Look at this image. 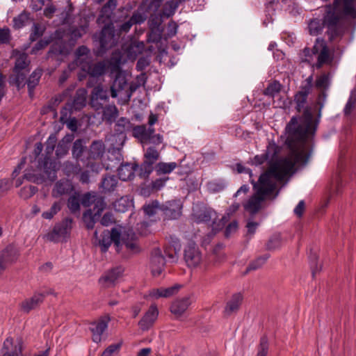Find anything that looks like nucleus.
Returning a JSON list of instances; mask_svg holds the SVG:
<instances>
[{"mask_svg": "<svg viewBox=\"0 0 356 356\" xmlns=\"http://www.w3.org/2000/svg\"><path fill=\"white\" fill-rule=\"evenodd\" d=\"M127 87V81L125 76L120 72H118L111 86V97L115 98L118 95H122Z\"/></svg>", "mask_w": 356, "mask_h": 356, "instance_id": "nucleus-23", "label": "nucleus"}, {"mask_svg": "<svg viewBox=\"0 0 356 356\" xmlns=\"http://www.w3.org/2000/svg\"><path fill=\"white\" fill-rule=\"evenodd\" d=\"M306 59L310 62L314 56L316 62L312 66L316 69H321L323 65H330L333 60V54L323 38H317L312 49L305 47L303 50Z\"/></svg>", "mask_w": 356, "mask_h": 356, "instance_id": "nucleus-5", "label": "nucleus"}, {"mask_svg": "<svg viewBox=\"0 0 356 356\" xmlns=\"http://www.w3.org/2000/svg\"><path fill=\"white\" fill-rule=\"evenodd\" d=\"M50 293L34 292L33 295L24 299L19 304L20 309L24 313L29 314L31 310L38 307L43 302L45 297Z\"/></svg>", "mask_w": 356, "mask_h": 356, "instance_id": "nucleus-14", "label": "nucleus"}, {"mask_svg": "<svg viewBox=\"0 0 356 356\" xmlns=\"http://www.w3.org/2000/svg\"><path fill=\"white\" fill-rule=\"evenodd\" d=\"M108 100V92L104 89L103 86L99 84L94 87L91 92L90 104L95 110L103 108L104 104Z\"/></svg>", "mask_w": 356, "mask_h": 356, "instance_id": "nucleus-13", "label": "nucleus"}, {"mask_svg": "<svg viewBox=\"0 0 356 356\" xmlns=\"http://www.w3.org/2000/svg\"><path fill=\"white\" fill-rule=\"evenodd\" d=\"M161 205L157 200L152 201L149 204L143 205V209L145 213L149 217L154 216L158 210H160Z\"/></svg>", "mask_w": 356, "mask_h": 356, "instance_id": "nucleus-49", "label": "nucleus"}, {"mask_svg": "<svg viewBox=\"0 0 356 356\" xmlns=\"http://www.w3.org/2000/svg\"><path fill=\"white\" fill-rule=\"evenodd\" d=\"M177 167L176 162L164 163L160 162L156 164L155 169L156 172L160 174H169Z\"/></svg>", "mask_w": 356, "mask_h": 356, "instance_id": "nucleus-44", "label": "nucleus"}, {"mask_svg": "<svg viewBox=\"0 0 356 356\" xmlns=\"http://www.w3.org/2000/svg\"><path fill=\"white\" fill-rule=\"evenodd\" d=\"M123 273L124 268L122 266L115 267L106 272L99 279V282L104 288L112 287L116 284Z\"/></svg>", "mask_w": 356, "mask_h": 356, "instance_id": "nucleus-16", "label": "nucleus"}, {"mask_svg": "<svg viewBox=\"0 0 356 356\" xmlns=\"http://www.w3.org/2000/svg\"><path fill=\"white\" fill-rule=\"evenodd\" d=\"M103 118L109 123L115 120L118 115V111L115 105H106L103 106Z\"/></svg>", "mask_w": 356, "mask_h": 356, "instance_id": "nucleus-39", "label": "nucleus"}, {"mask_svg": "<svg viewBox=\"0 0 356 356\" xmlns=\"http://www.w3.org/2000/svg\"><path fill=\"white\" fill-rule=\"evenodd\" d=\"M303 109L300 122L312 130V136H314L316 129V125H313V115L311 108L309 106H306Z\"/></svg>", "mask_w": 356, "mask_h": 356, "instance_id": "nucleus-35", "label": "nucleus"}, {"mask_svg": "<svg viewBox=\"0 0 356 356\" xmlns=\"http://www.w3.org/2000/svg\"><path fill=\"white\" fill-rule=\"evenodd\" d=\"M29 61H28V56L26 54H20L16 59L14 67V72L16 73L15 81L19 86L23 83L26 74L22 72V70H25L29 66Z\"/></svg>", "mask_w": 356, "mask_h": 356, "instance_id": "nucleus-21", "label": "nucleus"}, {"mask_svg": "<svg viewBox=\"0 0 356 356\" xmlns=\"http://www.w3.org/2000/svg\"><path fill=\"white\" fill-rule=\"evenodd\" d=\"M29 19V13L23 11L13 19V26L16 29L23 28Z\"/></svg>", "mask_w": 356, "mask_h": 356, "instance_id": "nucleus-47", "label": "nucleus"}, {"mask_svg": "<svg viewBox=\"0 0 356 356\" xmlns=\"http://www.w3.org/2000/svg\"><path fill=\"white\" fill-rule=\"evenodd\" d=\"M180 250L172 249L169 246H166L164 249L165 258L166 257L170 262H176L178 259V253Z\"/></svg>", "mask_w": 356, "mask_h": 356, "instance_id": "nucleus-59", "label": "nucleus"}, {"mask_svg": "<svg viewBox=\"0 0 356 356\" xmlns=\"http://www.w3.org/2000/svg\"><path fill=\"white\" fill-rule=\"evenodd\" d=\"M315 86L317 88L327 89L330 86V76L328 74H323L317 77Z\"/></svg>", "mask_w": 356, "mask_h": 356, "instance_id": "nucleus-55", "label": "nucleus"}, {"mask_svg": "<svg viewBox=\"0 0 356 356\" xmlns=\"http://www.w3.org/2000/svg\"><path fill=\"white\" fill-rule=\"evenodd\" d=\"M85 149L83 139H77L74 142L72 147V154L76 158H79Z\"/></svg>", "mask_w": 356, "mask_h": 356, "instance_id": "nucleus-56", "label": "nucleus"}, {"mask_svg": "<svg viewBox=\"0 0 356 356\" xmlns=\"http://www.w3.org/2000/svg\"><path fill=\"white\" fill-rule=\"evenodd\" d=\"M110 320L109 316H105L90 323V330L92 334V341L94 342L99 343L101 341L102 335L107 329Z\"/></svg>", "mask_w": 356, "mask_h": 356, "instance_id": "nucleus-18", "label": "nucleus"}, {"mask_svg": "<svg viewBox=\"0 0 356 356\" xmlns=\"http://www.w3.org/2000/svg\"><path fill=\"white\" fill-rule=\"evenodd\" d=\"M92 204H94L93 209L92 210V213H95L96 216H100L102 212L106 207L104 199L102 197L96 195L93 200Z\"/></svg>", "mask_w": 356, "mask_h": 356, "instance_id": "nucleus-53", "label": "nucleus"}, {"mask_svg": "<svg viewBox=\"0 0 356 356\" xmlns=\"http://www.w3.org/2000/svg\"><path fill=\"white\" fill-rule=\"evenodd\" d=\"M76 63L80 68L89 75L88 87L92 86L93 80L103 75L106 72V65L104 62L99 61L92 63V58L90 55V50L84 45L79 47L76 51Z\"/></svg>", "mask_w": 356, "mask_h": 356, "instance_id": "nucleus-3", "label": "nucleus"}, {"mask_svg": "<svg viewBox=\"0 0 356 356\" xmlns=\"http://www.w3.org/2000/svg\"><path fill=\"white\" fill-rule=\"evenodd\" d=\"M326 26L327 31L326 33L328 36V39L330 41H334L335 40L341 39L342 37H334L331 38L330 34L328 33V23L327 22V11L323 19L320 18H314L310 19L308 23V31L310 35H318L321 34L324 29Z\"/></svg>", "mask_w": 356, "mask_h": 356, "instance_id": "nucleus-15", "label": "nucleus"}, {"mask_svg": "<svg viewBox=\"0 0 356 356\" xmlns=\"http://www.w3.org/2000/svg\"><path fill=\"white\" fill-rule=\"evenodd\" d=\"M190 297H184L174 300L170 306V312L177 317L181 316L191 305Z\"/></svg>", "mask_w": 356, "mask_h": 356, "instance_id": "nucleus-25", "label": "nucleus"}, {"mask_svg": "<svg viewBox=\"0 0 356 356\" xmlns=\"http://www.w3.org/2000/svg\"><path fill=\"white\" fill-rule=\"evenodd\" d=\"M74 190L72 182L69 179H60L56 182L52 190V196L59 197L72 193Z\"/></svg>", "mask_w": 356, "mask_h": 356, "instance_id": "nucleus-22", "label": "nucleus"}, {"mask_svg": "<svg viewBox=\"0 0 356 356\" xmlns=\"http://www.w3.org/2000/svg\"><path fill=\"white\" fill-rule=\"evenodd\" d=\"M254 193L249 198L243 207L250 214H256L261 209L262 202L274 193L271 186H266L259 179L255 181L251 179Z\"/></svg>", "mask_w": 356, "mask_h": 356, "instance_id": "nucleus-6", "label": "nucleus"}, {"mask_svg": "<svg viewBox=\"0 0 356 356\" xmlns=\"http://www.w3.org/2000/svg\"><path fill=\"white\" fill-rule=\"evenodd\" d=\"M94 237L98 241V244L101 247L102 251L104 252H106L112 243L110 232L108 230H104L100 235V238H99L98 232L95 230Z\"/></svg>", "mask_w": 356, "mask_h": 356, "instance_id": "nucleus-34", "label": "nucleus"}, {"mask_svg": "<svg viewBox=\"0 0 356 356\" xmlns=\"http://www.w3.org/2000/svg\"><path fill=\"white\" fill-rule=\"evenodd\" d=\"M123 55L120 50L114 51L110 58L109 64L113 70L118 71L123 64Z\"/></svg>", "mask_w": 356, "mask_h": 356, "instance_id": "nucleus-41", "label": "nucleus"}, {"mask_svg": "<svg viewBox=\"0 0 356 356\" xmlns=\"http://www.w3.org/2000/svg\"><path fill=\"white\" fill-rule=\"evenodd\" d=\"M129 127L130 122L124 118H121L116 122L115 130L119 136L124 138V133L129 130Z\"/></svg>", "mask_w": 356, "mask_h": 356, "instance_id": "nucleus-48", "label": "nucleus"}, {"mask_svg": "<svg viewBox=\"0 0 356 356\" xmlns=\"http://www.w3.org/2000/svg\"><path fill=\"white\" fill-rule=\"evenodd\" d=\"M117 6V0H108L102 7L98 19L105 23L111 19L113 10Z\"/></svg>", "mask_w": 356, "mask_h": 356, "instance_id": "nucleus-31", "label": "nucleus"}, {"mask_svg": "<svg viewBox=\"0 0 356 356\" xmlns=\"http://www.w3.org/2000/svg\"><path fill=\"white\" fill-rule=\"evenodd\" d=\"M113 206L116 211L125 212L129 207V203L126 198L121 197L114 202Z\"/></svg>", "mask_w": 356, "mask_h": 356, "instance_id": "nucleus-61", "label": "nucleus"}, {"mask_svg": "<svg viewBox=\"0 0 356 356\" xmlns=\"http://www.w3.org/2000/svg\"><path fill=\"white\" fill-rule=\"evenodd\" d=\"M57 143V138L55 134H51L47 142H46V156L42 161H39L38 166L43 170L44 172L47 177L51 180H54L56 177V164L51 159V155L56 147Z\"/></svg>", "mask_w": 356, "mask_h": 356, "instance_id": "nucleus-8", "label": "nucleus"}, {"mask_svg": "<svg viewBox=\"0 0 356 356\" xmlns=\"http://www.w3.org/2000/svg\"><path fill=\"white\" fill-rule=\"evenodd\" d=\"M355 106L356 95L352 92L343 109L344 114L346 115H350L352 113L353 110L355 108Z\"/></svg>", "mask_w": 356, "mask_h": 356, "instance_id": "nucleus-60", "label": "nucleus"}, {"mask_svg": "<svg viewBox=\"0 0 356 356\" xmlns=\"http://www.w3.org/2000/svg\"><path fill=\"white\" fill-rule=\"evenodd\" d=\"M110 237L116 246L117 251H119L121 242L122 245H124L126 249L133 254L138 253L140 251L137 236L132 229H129L121 234L117 228H113L110 232Z\"/></svg>", "mask_w": 356, "mask_h": 356, "instance_id": "nucleus-7", "label": "nucleus"}, {"mask_svg": "<svg viewBox=\"0 0 356 356\" xmlns=\"http://www.w3.org/2000/svg\"><path fill=\"white\" fill-rule=\"evenodd\" d=\"M122 343L111 344L102 353L101 356H113V353L121 348Z\"/></svg>", "mask_w": 356, "mask_h": 356, "instance_id": "nucleus-63", "label": "nucleus"}, {"mask_svg": "<svg viewBox=\"0 0 356 356\" xmlns=\"http://www.w3.org/2000/svg\"><path fill=\"white\" fill-rule=\"evenodd\" d=\"M280 152V147L274 141H270L264 152L270 161H273Z\"/></svg>", "mask_w": 356, "mask_h": 356, "instance_id": "nucleus-51", "label": "nucleus"}, {"mask_svg": "<svg viewBox=\"0 0 356 356\" xmlns=\"http://www.w3.org/2000/svg\"><path fill=\"white\" fill-rule=\"evenodd\" d=\"M164 219L176 220L181 215L182 204L179 200H172L161 205Z\"/></svg>", "mask_w": 356, "mask_h": 356, "instance_id": "nucleus-12", "label": "nucleus"}, {"mask_svg": "<svg viewBox=\"0 0 356 356\" xmlns=\"http://www.w3.org/2000/svg\"><path fill=\"white\" fill-rule=\"evenodd\" d=\"M61 204L59 202H56L53 204L49 211H44L42 214V217L44 219L51 220L54 216L60 211Z\"/></svg>", "mask_w": 356, "mask_h": 356, "instance_id": "nucleus-54", "label": "nucleus"}, {"mask_svg": "<svg viewBox=\"0 0 356 356\" xmlns=\"http://www.w3.org/2000/svg\"><path fill=\"white\" fill-rule=\"evenodd\" d=\"M80 195L77 192H74L67 200V207L72 213H79L80 211Z\"/></svg>", "mask_w": 356, "mask_h": 356, "instance_id": "nucleus-40", "label": "nucleus"}, {"mask_svg": "<svg viewBox=\"0 0 356 356\" xmlns=\"http://www.w3.org/2000/svg\"><path fill=\"white\" fill-rule=\"evenodd\" d=\"M38 192V188L33 185L25 186L20 189L19 196L27 200L33 197Z\"/></svg>", "mask_w": 356, "mask_h": 356, "instance_id": "nucleus-52", "label": "nucleus"}, {"mask_svg": "<svg viewBox=\"0 0 356 356\" xmlns=\"http://www.w3.org/2000/svg\"><path fill=\"white\" fill-rule=\"evenodd\" d=\"M104 150V144L102 141H93L90 147V157L92 159H99L103 156Z\"/></svg>", "mask_w": 356, "mask_h": 356, "instance_id": "nucleus-36", "label": "nucleus"}, {"mask_svg": "<svg viewBox=\"0 0 356 356\" xmlns=\"http://www.w3.org/2000/svg\"><path fill=\"white\" fill-rule=\"evenodd\" d=\"M243 296L240 293L232 295L231 299L227 302L224 309L226 316H230L237 312L243 301Z\"/></svg>", "mask_w": 356, "mask_h": 356, "instance_id": "nucleus-29", "label": "nucleus"}, {"mask_svg": "<svg viewBox=\"0 0 356 356\" xmlns=\"http://www.w3.org/2000/svg\"><path fill=\"white\" fill-rule=\"evenodd\" d=\"M282 89V85L278 81H274L270 83L264 91V95L273 98L278 94Z\"/></svg>", "mask_w": 356, "mask_h": 356, "instance_id": "nucleus-46", "label": "nucleus"}, {"mask_svg": "<svg viewBox=\"0 0 356 356\" xmlns=\"http://www.w3.org/2000/svg\"><path fill=\"white\" fill-rule=\"evenodd\" d=\"M286 143L289 147L296 150L305 149V143L308 136L312 135V130L298 122L296 117H293L287 124L286 129ZM307 151V152H308Z\"/></svg>", "mask_w": 356, "mask_h": 356, "instance_id": "nucleus-4", "label": "nucleus"}, {"mask_svg": "<svg viewBox=\"0 0 356 356\" xmlns=\"http://www.w3.org/2000/svg\"><path fill=\"white\" fill-rule=\"evenodd\" d=\"M118 179L115 175H106L99 183V189L102 193L107 194L113 193L118 187Z\"/></svg>", "mask_w": 356, "mask_h": 356, "instance_id": "nucleus-26", "label": "nucleus"}, {"mask_svg": "<svg viewBox=\"0 0 356 356\" xmlns=\"http://www.w3.org/2000/svg\"><path fill=\"white\" fill-rule=\"evenodd\" d=\"M41 76L42 70L40 69H36L30 75L26 82L29 95H33L34 89L36 87V86L39 83Z\"/></svg>", "mask_w": 356, "mask_h": 356, "instance_id": "nucleus-37", "label": "nucleus"}, {"mask_svg": "<svg viewBox=\"0 0 356 356\" xmlns=\"http://www.w3.org/2000/svg\"><path fill=\"white\" fill-rule=\"evenodd\" d=\"M138 168V166L137 164L129 163L122 164L118 169L119 179L124 181L132 179Z\"/></svg>", "mask_w": 356, "mask_h": 356, "instance_id": "nucleus-27", "label": "nucleus"}, {"mask_svg": "<svg viewBox=\"0 0 356 356\" xmlns=\"http://www.w3.org/2000/svg\"><path fill=\"white\" fill-rule=\"evenodd\" d=\"M155 132L152 127L147 128L146 125H137L133 128V136L140 140L142 143L147 144L148 138Z\"/></svg>", "mask_w": 356, "mask_h": 356, "instance_id": "nucleus-28", "label": "nucleus"}, {"mask_svg": "<svg viewBox=\"0 0 356 356\" xmlns=\"http://www.w3.org/2000/svg\"><path fill=\"white\" fill-rule=\"evenodd\" d=\"M44 31V29L42 28L39 24L34 23L33 25V30L30 35V40L33 42L41 37Z\"/></svg>", "mask_w": 356, "mask_h": 356, "instance_id": "nucleus-58", "label": "nucleus"}, {"mask_svg": "<svg viewBox=\"0 0 356 356\" xmlns=\"http://www.w3.org/2000/svg\"><path fill=\"white\" fill-rule=\"evenodd\" d=\"M184 257L190 268L197 267L202 261V254L194 243H190L186 247Z\"/></svg>", "mask_w": 356, "mask_h": 356, "instance_id": "nucleus-17", "label": "nucleus"}, {"mask_svg": "<svg viewBox=\"0 0 356 356\" xmlns=\"http://www.w3.org/2000/svg\"><path fill=\"white\" fill-rule=\"evenodd\" d=\"M119 38L120 36L115 33V27L112 24L105 25L97 37L99 42L97 54L102 55L115 47L118 42Z\"/></svg>", "mask_w": 356, "mask_h": 356, "instance_id": "nucleus-9", "label": "nucleus"}, {"mask_svg": "<svg viewBox=\"0 0 356 356\" xmlns=\"http://www.w3.org/2000/svg\"><path fill=\"white\" fill-rule=\"evenodd\" d=\"M17 259V251L11 245H8L3 250L0 251V275H1L8 265L15 261Z\"/></svg>", "mask_w": 356, "mask_h": 356, "instance_id": "nucleus-20", "label": "nucleus"}, {"mask_svg": "<svg viewBox=\"0 0 356 356\" xmlns=\"http://www.w3.org/2000/svg\"><path fill=\"white\" fill-rule=\"evenodd\" d=\"M312 152V149L308 152H304L302 149L291 150L288 156L270 163L266 171L260 175L259 180L266 186H271L273 191H275L277 186L272 179L274 178L277 181L284 180L287 175L293 172L296 165H305Z\"/></svg>", "mask_w": 356, "mask_h": 356, "instance_id": "nucleus-1", "label": "nucleus"}, {"mask_svg": "<svg viewBox=\"0 0 356 356\" xmlns=\"http://www.w3.org/2000/svg\"><path fill=\"white\" fill-rule=\"evenodd\" d=\"M87 90L85 88H79L75 93L71 108L75 111H80L86 105Z\"/></svg>", "mask_w": 356, "mask_h": 356, "instance_id": "nucleus-30", "label": "nucleus"}, {"mask_svg": "<svg viewBox=\"0 0 356 356\" xmlns=\"http://www.w3.org/2000/svg\"><path fill=\"white\" fill-rule=\"evenodd\" d=\"M96 195H92L90 193H86L81 197V204L84 207H89L90 205L92 204L93 200L95 198Z\"/></svg>", "mask_w": 356, "mask_h": 356, "instance_id": "nucleus-64", "label": "nucleus"}, {"mask_svg": "<svg viewBox=\"0 0 356 356\" xmlns=\"http://www.w3.org/2000/svg\"><path fill=\"white\" fill-rule=\"evenodd\" d=\"M269 350L268 339L266 336L261 337L259 344L257 348V356H267Z\"/></svg>", "mask_w": 356, "mask_h": 356, "instance_id": "nucleus-50", "label": "nucleus"}, {"mask_svg": "<svg viewBox=\"0 0 356 356\" xmlns=\"http://www.w3.org/2000/svg\"><path fill=\"white\" fill-rule=\"evenodd\" d=\"M160 158V152L154 146H149L144 154L143 162L139 167L138 175L143 179H147L154 169V164Z\"/></svg>", "mask_w": 356, "mask_h": 356, "instance_id": "nucleus-10", "label": "nucleus"}, {"mask_svg": "<svg viewBox=\"0 0 356 356\" xmlns=\"http://www.w3.org/2000/svg\"><path fill=\"white\" fill-rule=\"evenodd\" d=\"M159 316V310L155 304H152L149 307L148 310L145 313L140 321L138 322V325L143 331L149 330L156 322Z\"/></svg>", "mask_w": 356, "mask_h": 356, "instance_id": "nucleus-19", "label": "nucleus"}, {"mask_svg": "<svg viewBox=\"0 0 356 356\" xmlns=\"http://www.w3.org/2000/svg\"><path fill=\"white\" fill-rule=\"evenodd\" d=\"M165 259L161 254L160 250H155L151 257L150 268L154 276H159L161 274L165 266Z\"/></svg>", "mask_w": 356, "mask_h": 356, "instance_id": "nucleus-24", "label": "nucleus"}, {"mask_svg": "<svg viewBox=\"0 0 356 356\" xmlns=\"http://www.w3.org/2000/svg\"><path fill=\"white\" fill-rule=\"evenodd\" d=\"M270 257V254H266L264 255L258 257L256 259L250 263L247 267L245 273L251 270H255L261 268Z\"/></svg>", "mask_w": 356, "mask_h": 356, "instance_id": "nucleus-45", "label": "nucleus"}, {"mask_svg": "<svg viewBox=\"0 0 356 356\" xmlns=\"http://www.w3.org/2000/svg\"><path fill=\"white\" fill-rule=\"evenodd\" d=\"M13 339L11 337H8L3 342V349L6 350V353H7V356H22V341H19L17 345L15 346L14 350L11 352H8V346L13 345Z\"/></svg>", "mask_w": 356, "mask_h": 356, "instance_id": "nucleus-38", "label": "nucleus"}, {"mask_svg": "<svg viewBox=\"0 0 356 356\" xmlns=\"http://www.w3.org/2000/svg\"><path fill=\"white\" fill-rule=\"evenodd\" d=\"M99 216H96L92 213V209H88L83 214V220L86 224L88 229L94 228L96 220L99 218Z\"/></svg>", "mask_w": 356, "mask_h": 356, "instance_id": "nucleus-43", "label": "nucleus"}, {"mask_svg": "<svg viewBox=\"0 0 356 356\" xmlns=\"http://www.w3.org/2000/svg\"><path fill=\"white\" fill-rule=\"evenodd\" d=\"M181 3L180 0H169L166 1L163 6V14L165 16L172 17L176 12L179 4Z\"/></svg>", "mask_w": 356, "mask_h": 356, "instance_id": "nucleus-42", "label": "nucleus"}, {"mask_svg": "<svg viewBox=\"0 0 356 356\" xmlns=\"http://www.w3.org/2000/svg\"><path fill=\"white\" fill-rule=\"evenodd\" d=\"M326 10L331 38L343 37L349 27L348 20L356 19V0H334L326 6Z\"/></svg>", "mask_w": 356, "mask_h": 356, "instance_id": "nucleus-2", "label": "nucleus"}, {"mask_svg": "<svg viewBox=\"0 0 356 356\" xmlns=\"http://www.w3.org/2000/svg\"><path fill=\"white\" fill-rule=\"evenodd\" d=\"M144 47L145 44L143 42H134L128 48V52L131 56L136 57L138 54L143 52Z\"/></svg>", "mask_w": 356, "mask_h": 356, "instance_id": "nucleus-57", "label": "nucleus"}, {"mask_svg": "<svg viewBox=\"0 0 356 356\" xmlns=\"http://www.w3.org/2000/svg\"><path fill=\"white\" fill-rule=\"evenodd\" d=\"M193 216L197 223L209 222L216 216V212L211 209L205 208L196 211Z\"/></svg>", "mask_w": 356, "mask_h": 356, "instance_id": "nucleus-32", "label": "nucleus"}, {"mask_svg": "<svg viewBox=\"0 0 356 356\" xmlns=\"http://www.w3.org/2000/svg\"><path fill=\"white\" fill-rule=\"evenodd\" d=\"M312 92L300 88V90L294 95V102L296 103V109L300 112L306 107L308 95Z\"/></svg>", "mask_w": 356, "mask_h": 356, "instance_id": "nucleus-33", "label": "nucleus"}, {"mask_svg": "<svg viewBox=\"0 0 356 356\" xmlns=\"http://www.w3.org/2000/svg\"><path fill=\"white\" fill-rule=\"evenodd\" d=\"M68 152V146L67 143L63 140L58 143L56 149V154L58 157H62Z\"/></svg>", "mask_w": 356, "mask_h": 356, "instance_id": "nucleus-62", "label": "nucleus"}, {"mask_svg": "<svg viewBox=\"0 0 356 356\" xmlns=\"http://www.w3.org/2000/svg\"><path fill=\"white\" fill-rule=\"evenodd\" d=\"M72 220L66 218L62 222L56 224L52 231L48 233L45 237L49 241L58 242L61 238H65L69 235L72 229Z\"/></svg>", "mask_w": 356, "mask_h": 356, "instance_id": "nucleus-11", "label": "nucleus"}]
</instances>
